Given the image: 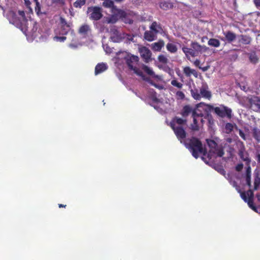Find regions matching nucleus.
Wrapping results in <instances>:
<instances>
[{
	"mask_svg": "<svg viewBox=\"0 0 260 260\" xmlns=\"http://www.w3.org/2000/svg\"><path fill=\"white\" fill-rule=\"evenodd\" d=\"M183 52L185 53L187 58H189L190 56L195 57L197 55H196V53L194 52L192 48H189L186 47H183L182 48Z\"/></svg>",
	"mask_w": 260,
	"mask_h": 260,
	"instance_id": "23",
	"label": "nucleus"
},
{
	"mask_svg": "<svg viewBox=\"0 0 260 260\" xmlns=\"http://www.w3.org/2000/svg\"><path fill=\"white\" fill-rule=\"evenodd\" d=\"M238 42L243 45H250L252 42V39L249 35H241L238 36Z\"/></svg>",
	"mask_w": 260,
	"mask_h": 260,
	"instance_id": "14",
	"label": "nucleus"
},
{
	"mask_svg": "<svg viewBox=\"0 0 260 260\" xmlns=\"http://www.w3.org/2000/svg\"><path fill=\"white\" fill-rule=\"evenodd\" d=\"M171 83L173 86L179 89L182 88L183 86V84L180 82H178L176 79L172 80L171 82Z\"/></svg>",
	"mask_w": 260,
	"mask_h": 260,
	"instance_id": "36",
	"label": "nucleus"
},
{
	"mask_svg": "<svg viewBox=\"0 0 260 260\" xmlns=\"http://www.w3.org/2000/svg\"><path fill=\"white\" fill-rule=\"evenodd\" d=\"M122 41H124L125 43L133 41L134 36L130 34L123 32Z\"/></svg>",
	"mask_w": 260,
	"mask_h": 260,
	"instance_id": "30",
	"label": "nucleus"
},
{
	"mask_svg": "<svg viewBox=\"0 0 260 260\" xmlns=\"http://www.w3.org/2000/svg\"><path fill=\"white\" fill-rule=\"evenodd\" d=\"M86 0H77L74 4L73 5L75 8H81L86 3Z\"/></svg>",
	"mask_w": 260,
	"mask_h": 260,
	"instance_id": "33",
	"label": "nucleus"
},
{
	"mask_svg": "<svg viewBox=\"0 0 260 260\" xmlns=\"http://www.w3.org/2000/svg\"><path fill=\"white\" fill-rule=\"evenodd\" d=\"M225 129L226 132L229 134L233 130V125L231 123H227L225 125Z\"/></svg>",
	"mask_w": 260,
	"mask_h": 260,
	"instance_id": "40",
	"label": "nucleus"
},
{
	"mask_svg": "<svg viewBox=\"0 0 260 260\" xmlns=\"http://www.w3.org/2000/svg\"><path fill=\"white\" fill-rule=\"evenodd\" d=\"M241 197L245 202H247L249 207L255 212H257V207L254 206L253 200H247V197L246 196V193L244 191L241 192Z\"/></svg>",
	"mask_w": 260,
	"mask_h": 260,
	"instance_id": "15",
	"label": "nucleus"
},
{
	"mask_svg": "<svg viewBox=\"0 0 260 260\" xmlns=\"http://www.w3.org/2000/svg\"><path fill=\"white\" fill-rule=\"evenodd\" d=\"M260 185V178L257 177L254 179V190H256Z\"/></svg>",
	"mask_w": 260,
	"mask_h": 260,
	"instance_id": "43",
	"label": "nucleus"
},
{
	"mask_svg": "<svg viewBox=\"0 0 260 260\" xmlns=\"http://www.w3.org/2000/svg\"><path fill=\"white\" fill-rule=\"evenodd\" d=\"M131 70L133 71L136 74L139 76L142 77L143 76L142 72L136 67H134L133 69H131Z\"/></svg>",
	"mask_w": 260,
	"mask_h": 260,
	"instance_id": "42",
	"label": "nucleus"
},
{
	"mask_svg": "<svg viewBox=\"0 0 260 260\" xmlns=\"http://www.w3.org/2000/svg\"><path fill=\"white\" fill-rule=\"evenodd\" d=\"M256 197L257 200L260 202V193H258L256 194Z\"/></svg>",
	"mask_w": 260,
	"mask_h": 260,
	"instance_id": "58",
	"label": "nucleus"
},
{
	"mask_svg": "<svg viewBox=\"0 0 260 260\" xmlns=\"http://www.w3.org/2000/svg\"><path fill=\"white\" fill-rule=\"evenodd\" d=\"M252 136L257 143L260 142V128L254 127L252 129Z\"/></svg>",
	"mask_w": 260,
	"mask_h": 260,
	"instance_id": "26",
	"label": "nucleus"
},
{
	"mask_svg": "<svg viewBox=\"0 0 260 260\" xmlns=\"http://www.w3.org/2000/svg\"><path fill=\"white\" fill-rule=\"evenodd\" d=\"M190 93L192 97L196 100H200L201 99V95L200 94V90L198 88L194 87L190 90Z\"/></svg>",
	"mask_w": 260,
	"mask_h": 260,
	"instance_id": "25",
	"label": "nucleus"
},
{
	"mask_svg": "<svg viewBox=\"0 0 260 260\" xmlns=\"http://www.w3.org/2000/svg\"><path fill=\"white\" fill-rule=\"evenodd\" d=\"M239 135L243 140H246L245 135L242 131L240 130Z\"/></svg>",
	"mask_w": 260,
	"mask_h": 260,
	"instance_id": "52",
	"label": "nucleus"
},
{
	"mask_svg": "<svg viewBox=\"0 0 260 260\" xmlns=\"http://www.w3.org/2000/svg\"><path fill=\"white\" fill-rule=\"evenodd\" d=\"M102 12V8L97 6L88 7L87 11V13L89 14V18L95 21L99 20L103 17Z\"/></svg>",
	"mask_w": 260,
	"mask_h": 260,
	"instance_id": "4",
	"label": "nucleus"
},
{
	"mask_svg": "<svg viewBox=\"0 0 260 260\" xmlns=\"http://www.w3.org/2000/svg\"><path fill=\"white\" fill-rule=\"evenodd\" d=\"M257 157H258V159H260V154H258Z\"/></svg>",
	"mask_w": 260,
	"mask_h": 260,
	"instance_id": "64",
	"label": "nucleus"
},
{
	"mask_svg": "<svg viewBox=\"0 0 260 260\" xmlns=\"http://www.w3.org/2000/svg\"><path fill=\"white\" fill-rule=\"evenodd\" d=\"M203 106L205 107L204 110L207 113L214 110V112L219 117L223 118L226 116L229 118H231L232 117V110L227 107L223 106L222 108L218 107L214 108L213 106L210 104H206L203 102L197 105V109Z\"/></svg>",
	"mask_w": 260,
	"mask_h": 260,
	"instance_id": "2",
	"label": "nucleus"
},
{
	"mask_svg": "<svg viewBox=\"0 0 260 260\" xmlns=\"http://www.w3.org/2000/svg\"><path fill=\"white\" fill-rule=\"evenodd\" d=\"M223 35L226 40L229 43L233 42L236 39V34L230 30L223 32Z\"/></svg>",
	"mask_w": 260,
	"mask_h": 260,
	"instance_id": "22",
	"label": "nucleus"
},
{
	"mask_svg": "<svg viewBox=\"0 0 260 260\" xmlns=\"http://www.w3.org/2000/svg\"><path fill=\"white\" fill-rule=\"evenodd\" d=\"M190 46L192 48L193 50L195 53H196V55L198 56L200 53H201L203 51V49L205 47V46H203L200 45L198 42H193L191 43Z\"/></svg>",
	"mask_w": 260,
	"mask_h": 260,
	"instance_id": "19",
	"label": "nucleus"
},
{
	"mask_svg": "<svg viewBox=\"0 0 260 260\" xmlns=\"http://www.w3.org/2000/svg\"><path fill=\"white\" fill-rule=\"evenodd\" d=\"M108 69V66L107 64L104 63H99L96 64V66L95 67V71L94 73L95 75H99L104 72H105L106 70H107Z\"/></svg>",
	"mask_w": 260,
	"mask_h": 260,
	"instance_id": "17",
	"label": "nucleus"
},
{
	"mask_svg": "<svg viewBox=\"0 0 260 260\" xmlns=\"http://www.w3.org/2000/svg\"><path fill=\"white\" fill-rule=\"evenodd\" d=\"M110 33L111 34V39L113 42L119 43L122 41L123 32H120L115 27L110 29Z\"/></svg>",
	"mask_w": 260,
	"mask_h": 260,
	"instance_id": "7",
	"label": "nucleus"
},
{
	"mask_svg": "<svg viewBox=\"0 0 260 260\" xmlns=\"http://www.w3.org/2000/svg\"><path fill=\"white\" fill-rule=\"evenodd\" d=\"M216 154L218 156L222 157L224 154L223 149L220 148V149H218L217 150Z\"/></svg>",
	"mask_w": 260,
	"mask_h": 260,
	"instance_id": "47",
	"label": "nucleus"
},
{
	"mask_svg": "<svg viewBox=\"0 0 260 260\" xmlns=\"http://www.w3.org/2000/svg\"><path fill=\"white\" fill-rule=\"evenodd\" d=\"M207 143L208 145L210 147L215 148L217 146V143L214 140H207Z\"/></svg>",
	"mask_w": 260,
	"mask_h": 260,
	"instance_id": "44",
	"label": "nucleus"
},
{
	"mask_svg": "<svg viewBox=\"0 0 260 260\" xmlns=\"http://www.w3.org/2000/svg\"><path fill=\"white\" fill-rule=\"evenodd\" d=\"M200 92L201 98H204L210 100L211 98V93L208 90V86L206 84H203L200 88Z\"/></svg>",
	"mask_w": 260,
	"mask_h": 260,
	"instance_id": "9",
	"label": "nucleus"
},
{
	"mask_svg": "<svg viewBox=\"0 0 260 260\" xmlns=\"http://www.w3.org/2000/svg\"><path fill=\"white\" fill-rule=\"evenodd\" d=\"M186 123V120L183 119L182 118L175 117H174L170 123V126L171 127H177L176 124H178V126H182V125H185Z\"/></svg>",
	"mask_w": 260,
	"mask_h": 260,
	"instance_id": "12",
	"label": "nucleus"
},
{
	"mask_svg": "<svg viewBox=\"0 0 260 260\" xmlns=\"http://www.w3.org/2000/svg\"><path fill=\"white\" fill-rule=\"evenodd\" d=\"M156 34L150 29V30H146L145 31L144 38L146 40L149 42H151L156 39Z\"/></svg>",
	"mask_w": 260,
	"mask_h": 260,
	"instance_id": "16",
	"label": "nucleus"
},
{
	"mask_svg": "<svg viewBox=\"0 0 260 260\" xmlns=\"http://www.w3.org/2000/svg\"><path fill=\"white\" fill-rule=\"evenodd\" d=\"M24 1H25V3L26 6H28L30 4V3L29 1V0H24Z\"/></svg>",
	"mask_w": 260,
	"mask_h": 260,
	"instance_id": "59",
	"label": "nucleus"
},
{
	"mask_svg": "<svg viewBox=\"0 0 260 260\" xmlns=\"http://www.w3.org/2000/svg\"><path fill=\"white\" fill-rule=\"evenodd\" d=\"M246 182L249 187H251V176H246Z\"/></svg>",
	"mask_w": 260,
	"mask_h": 260,
	"instance_id": "49",
	"label": "nucleus"
},
{
	"mask_svg": "<svg viewBox=\"0 0 260 260\" xmlns=\"http://www.w3.org/2000/svg\"><path fill=\"white\" fill-rule=\"evenodd\" d=\"M173 130L177 139L181 143H182L185 140L186 137L187 133L185 129L182 126H177V127H171Z\"/></svg>",
	"mask_w": 260,
	"mask_h": 260,
	"instance_id": "6",
	"label": "nucleus"
},
{
	"mask_svg": "<svg viewBox=\"0 0 260 260\" xmlns=\"http://www.w3.org/2000/svg\"><path fill=\"white\" fill-rule=\"evenodd\" d=\"M142 69L146 73L149 75L153 76L154 74V73L152 70L146 65H143Z\"/></svg>",
	"mask_w": 260,
	"mask_h": 260,
	"instance_id": "32",
	"label": "nucleus"
},
{
	"mask_svg": "<svg viewBox=\"0 0 260 260\" xmlns=\"http://www.w3.org/2000/svg\"><path fill=\"white\" fill-rule=\"evenodd\" d=\"M253 2L257 8L260 7V0H253Z\"/></svg>",
	"mask_w": 260,
	"mask_h": 260,
	"instance_id": "55",
	"label": "nucleus"
},
{
	"mask_svg": "<svg viewBox=\"0 0 260 260\" xmlns=\"http://www.w3.org/2000/svg\"><path fill=\"white\" fill-rule=\"evenodd\" d=\"M233 185L236 187V190L239 192L241 193V192H242V191H241L240 189V187L239 185H238L237 183H236V182L234 181L233 182Z\"/></svg>",
	"mask_w": 260,
	"mask_h": 260,
	"instance_id": "51",
	"label": "nucleus"
},
{
	"mask_svg": "<svg viewBox=\"0 0 260 260\" xmlns=\"http://www.w3.org/2000/svg\"><path fill=\"white\" fill-rule=\"evenodd\" d=\"M249 60L251 62L255 63L258 61V58L255 53H251L249 55Z\"/></svg>",
	"mask_w": 260,
	"mask_h": 260,
	"instance_id": "39",
	"label": "nucleus"
},
{
	"mask_svg": "<svg viewBox=\"0 0 260 260\" xmlns=\"http://www.w3.org/2000/svg\"><path fill=\"white\" fill-rule=\"evenodd\" d=\"M166 48L167 50L171 53H175L177 51V46L171 43H169L166 45Z\"/></svg>",
	"mask_w": 260,
	"mask_h": 260,
	"instance_id": "27",
	"label": "nucleus"
},
{
	"mask_svg": "<svg viewBox=\"0 0 260 260\" xmlns=\"http://www.w3.org/2000/svg\"><path fill=\"white\" fill-rule=\"evenodd\" d=\"M203 114L201 113H198L195 111H193L192 113V117H193V123L191 124V128L192 131H197L199 129V126L198 125L197 117H202Z\"/></svg>",
	"mask_w": 260,
	"mask_h": 260,
	"instance_id": "10",
	"label": "nucleus"
},
{
	"mask_svg": "<svg viewBox=\"0 0 260 260\" xmlns=\"http://www.w3.org/2000/svg\"><path fill=\"white\" fill-rule=\"evenodd\" d=\"M60 26H66L67 27H71L72 24V23H68L66 19L62 17L59 18Z\"/></svg>",
	"mask_w": 260,
	"mask_h": 260,
	"instance_id": "31",
	"label": "nucleus"
},
{
	"mask_svg": "<svg viewBox=\"0 0 260 260\" xmlns=\"http://www.w3.org/2000/svg\"><path fill=\"white\" fill-rule=\"evenodd\" d=\"M58 207H59V208H62V207L65 208L66 207V205L59 204H58Z\"/></svg>",
	"mask_w": 260,
	"mask_h": 260,
	"instance_id": "60",
	"label": "nucleus"
},
{
	"mask_svg": "<svg viewBox=\"0 0 260 260\" xmlns=\"http://www.w3.org/2000/svg\"><path fill=\"white\" fill-rule=\"evenodd\" d=\"M159 6L161 9L166 11L172 9L174 6L173 3L168 1L160 2Z\"/></svg>",
	"mask_w": 260,
	"mask_h": 260,
	"instance_id": "21",
	"label": "nucleus"
},
{
	"mask_svg": "<svg viewBox=\"0 0 260 260\" xmlns=\"http://www.w3.org/2000/svg\"><path fill=\"white\" fill-rule=\"evenodd\" d=\"M18 13L19 17H17L15 13H13L12 23L21 30H26L27 19L25 17V12L23 10H19Z\"/></svg>",
	"mask_w": 260,
	"mask_h": 260,
	"instance_id": "3",
	"label": "nucleus"
},
{
	"mask_svg": "<svg viewBox=\"0 0 260 260\" xmlns=\"http://www.w3.org/2000/svg\"><path fill=\"white\" fill-rule=\"evenodd\" d=\"M183 144L196 158L199 157V153L204 154L206 152L203 147L201 141L196 137H192L191 138L186 139L183 142Z\"/></svg>",
	"mask_w": 260,
	"mask_h": 260,
	"instance_id": "1",
	"label": "nucleus"
},
{
	"mask_svg": "<svg viewBox=\"0 0 260 260\" xmlns=\"http://www.w3.org/2000/svg\"><path fill=\"white\" fill-rule=\"evenodd\" d=\"M208 122L210 124H213L214 123V120L212 117V116L210 115L209 116V115H208Z\"/></svg>",
	"mask_w": 260,
	"mask_h": 260,
	"instance_id": "54",
	"label": "nucleus"
},
{
	"mask_svg": "<svg viewBox=\"0 0 260 260\" xmlns=\"http://www.w3.org/2000/svg\"><path fill=\"white\" fill-rule=\"evenodd\" d=\"M176 98L177 100H183L185 98L184 93L181 91H178L176 93Z\"/></svg>",
	"mask_w": 260,
	"mask_h": 260,
	"instance_id": "41",
	"label": "nucleus"
},
{
	"mask_svg": "<svg viewBox=\"0 0 260 260\" xmlns=\"http://www.w3.org/2000/svg\"><path fill=\"white\" fill-rule=\"evenodd\" d=\"M123 16V18L124 19V21L125 23H128V24H132L133 23V20L131 19V18H126L125 16H126V14L124 13V15H122Z\"/></svg>",
	"mask_w": 260,
	"mask_h": 260,
	"instance_id": "46",
	"label": "nucleus"
},
{
	"mask_svg": "<svg viewBox=\"0 0 260 260\" xmlns=\"http://www.w3.org/2000/svg\"><path fill=\"white\" fill-rule=\"evenodd\" d=\"M250 104L252 108L254 110H260V99L258 96H252L249 100Z\"/></svg>",
	"mask_w": 260,
	"mask_h": 260,
	"instance_id": "13",
	"label": "nucleus"
},
{
	"mask_svg": "<svg viewBox=\"0 0 260 260\" xmlns=\"http://www.w3.org/2000/svg\"><path fill=\"white\" fill-rule=\"evenodd\" d=\"M150 29L157 34L160 30H162V28L160 24H158L156 21H154L151 24Z\"/></svg>",
	"mask_w": 260,
	"mask_h": 260,
	"instance_id": "24",
	"label": "nucleus"
},
{
	"mask_svg": "<svg viewBox=\"0 0 260 260\" xmlns=\"http://www.w3.org/2000/svg\"><path fill=\"white\" fill-rule=\"evenodd\" d=\"M251 176V168L248 167L246 170V176Z\"/></svg>",
	"mask_w": 260,
	"mask_h": 260,
	"instance_id": "53",
	"label": "nucleus"
},
{
	"mask_svg": "<svg viewBox=\"0 0 260 260\" xmlns=\"http://www.w3.org/2000/svg\"><path fill=\"white\" fill-rule=\"evenodd\" d=\"M103 6L107 8H112L114 6V2L112 0H104Z\"/></svg>",
	"mask_w": 260,
	"mask_h": 260,
	"instance_id": "34",
	"label": "nucleus"
},
{
	"mask_svg": "<svg viewBox=\"0 0 260 260\" xmlns=\"http://www.w3.org/2000/svg\"><path fill=\"white\" fill-rule=\"evenodd\" d=\"M35 10H36V11L37 12V13L38 14H39L41 8L39 9V7H37V5H36V7H35Z\"/></svg>",
	"mask_w": 260,
	"mask_h": 260,
	"instance_id": "56",
	"label": "nucleus"
},
{
	"mask_svg": "<svg viewBox=\"0 0 260 260\" xmlns=\"http://www.w3.org/2000/svg\"><path fill=\"white\" fill-rule=\"evenodd\" d=\"M183 71V73L187 77H190L191 75H193L197 78L198 75L197 72L195 70L191 69L189 67H184Z\"/></svg>",
	"mask_w": 260,
	"mask_h": 260,
	"instance_id": "18",
	"label": "nucleus"
},
{
	"mask_svg": "<svg viewBox=\"0 0 260 260\" xmlns=\"http://www.w3.org/2000/svg\"><path fill=\"white\" fill-rule=\"evenodd\" d=\"M245 193L246 197H248L247 200H253L254 193L252 189H249L247 191V192H245Z\"/></svg>",
	"mask_w": 260,
	"mask_h": 260,
	"instance_id": "38",
	"label": "nucleus"
},
{
	"mask_svg": "<svg viewBox=\"0 0 260 260\" xmlns=\"http://www.w3.org/2000/svg\"><path fill=\"white\" fill-rule=\"evenodd\" d=\"M71 27H66V26H60V30L59 31V35H66L69 31Z\"/></svg>",
	"mask_w": 260,
	"mask_h": 260,
	"instance_id": "35",
	"label": "nucleus"
},
{
	"mask_svg": "<svg viewBox=\"0 0 260 260\" xmlns=\"http://www.w3.org/2000/svg\"><path fill=\"white\" fill-rule=\"evenodd\" d=\"M90 32L91 29L89 26L87 24L81 25L78 30V33L82 36L83 38H86Z\"/></svg>",
	"mask_w": 260,
	"mask_h": 260,
	"instance_id": "11",
	"label": "nucleus"
},
{
	"mask_svg": "<svg viewBox=\"0 0 260 260\" xmlns=\"http://www.w3.org/2000/svg\"><path fill=\"white\" fill-rule=\"evenodd\" d=\"M164 45V41L160 40L157 42L151 44V49L154 51H160Z\"/></svg>",
	"mask_w": 260,
	"mask_h": 260,
	"instance_id": "20",
	"label": "nucleus"
},
{
	"mask_svg": "<svg viewBox=\"0 0 260 260\" xmlns=\"http://www.w3.org/2000/svg\"><path fill=\"white\" fill-rule=\"evenodd\" d=\"M55 38L60 41V42H63L64 40H66V37H58V36H56L55 37Z\"/></svg>",
	"mask_w": 260,
	"mask_h": 260,
	"instance_id": "50",
	"label": "nucleus"
},
{
	"mask_svg": "<svg viewBox=\"0 0 260 260\" xmlns=\"http://www.w3.org/2000/svg\"><path fill=\"white\" fill-rule=\"evenodd\" d=\"M207 69H208V68L207 67H205V68H203V71H206L207 70Z\"/></svg>",
	"mask_w": 260,
	"mask_h": 260,
	"instance_id": "63",
	"label": "nucleus"
},
{
	"mask_svg": "<svg viewBox=\"0 0 260 260\" xmlns=\"http://www.w3.org/2000/svg\"><path fill=\"white\" fill-rule=\"evenodd\" d=\"M220 173H225V171L224 170V169H221V170H220Z\"/></svg>",
	"mask_w": 260,
	"mask_h": 260,
	"instance_id": "62",
	"label": "nucleus"
},
{
	"mask_svg": "<svg viewBox=\"0 0 260 260\" xmlns=\"http://www.w3.org/2000/svg\"><path fill=\"white\" fill-rule=\"evenodd\" d=\"M158 60L159 62L164 63V64L167 63L168 62V58L165 55H162V54L159 55L158 56Z\"/></svg>",
	"mask_w": 260,
	"mask_h": 260,
	"instance_id": "37",
	"label": "nucleus"
},
{
	"mask_svg": "<svg viewBox=\"0 0 260 260\" xmlns=\"http://www.w3.org/2000/svg\"><path fill=\"white\" fill-rule=\"evenodd\" d=\"M243 168V165L242 164H239L236 166V170L238 172L241 171Z\"/></svg>",
	"mask_w": 260,
	"mask_h": 260,
	"instance_id": "48",
	"label": "nucleus"
},
{
	"mask_svg": "<svg viewBox=\"0 0 260 260\" xmlns=\"http://www.w3.org/2000/svg\"><path fill=\"white\" fill-rule=\"evenodd\" d=\"M191 112V107L189 105H185L183 107L180 114L183 117H187Z\"/></svg>",
	"mask_w": 260,
	"mask_h": 260,
	"instance_id": "28",
	"label": "nucleus"
},
{
	"mask_svg": "<svg viewBox=\"0 0 260 260\" xmlns=\"http://www.w3.org/2000/svg\"><path fill=\"white\" fill-rule=\"evenodd\" d=\"M239 156L240 158L245 161H247V162H250V160L247 156H244V153L243 151H240L239 152Z\"/></svg>",
	"mask_w": 260,
	"mask_h": 260,
	"instance_id": "45",
	"label": "nucleus"
},
{
	"mask_svg": "<svg viewBox=\"0 0 260 260\" xmlns=\"http://www.w3.org/2000/svg\"><path fill=\"white\" fill-rule=\"evenodd\" d=\"M124 53L126 54V55L124 57V59L126 61V64L130 70L133 69L138 63L139 60V57L137 56L128 54L126 52Z\"/></svg>",
	"mask_w": 260,
	"mask_h": 260,
	"instance_id": "5",
	"label": "nucleus"
},
{
	"mask_svg": "<svg viewBox=\"0 0 260 260\" xmlns=\"http://www.w3.org/2000/svg\"><path fill=\"white\" fill-rule=\"evenodd\" d=\"M34 1L36 3V5H37V7H39V9H40V5L38 2V0H34Z\"/></svg>",
	"mask_w": 260,
	"mask_h": 260,
	"instance_id": "57",
	"label": "nucleus"
},
{
	"mask_svg": "<svg viewBox=\"0 0 260 260\" xmlns=\"http://www.w3.org/2000/svg\"><path fill=\"white\" fill-rule=\"evenodd\" d=\"M140 53L142 58L146 62H148L150 60L151 52L146 47H143L140 49Z\"/></svg>",
	"mask_w": 260,
	"mask_h": 260,
	"instance_id": "8",
	"label": "nucleus"
},
{
	"mask_svg": "<svg viewBox=\"0 0 260 260\" xmlns=\"http://www.w3.org/2000/svg\"><path fill=\"white\" fill-rule=\"evenodd\" d=\"M208 44L210 46L218 47L220 45V42L216 39L211 38L209 40Z\"/></svg>",
	"mask_w": 260,
	"mask_h": 260,
	"instance_id": "29",
	"label": "nucleus"
},
{
	"mask_svg": "<svg viewBox=\"0 0 260 260\" xmlns=\"http://www.w3.org/2000/svg\"><path fill=\"white\" fill-rule=\"evenodd\" d=\"M123 1L124 0H114V1L117 2V3H120V2H123Z\"/></svg>",
	"mask_w": 260,
	"mask_h": 260,
	"instance_id": "61",
	"label": "nucleus"
}]
</instances>
